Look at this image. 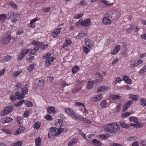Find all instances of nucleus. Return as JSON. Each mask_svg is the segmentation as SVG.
<instances>
[{
    "mask_svg": "<svg viewBox=\"0 0 146 146\" xmlns=\"http://www.w3.org/2000/svg\"><path fill=\"white\" fill-rule=\"evenodd\" d=\"M104 130L107 132L115 133L118 131L120 129V127L116 122L109 123L104 127Z\"/></svg>",
    "mask_w": 146,
    "mask_h": 146,
    "instance_id": "nucleus-1",
    "label": "nucleus"
},
{
    "mask_svg": "<svg viewBox=\"0 0 146 146\" xmlns=\"http://www.w3.org/2000/svg\"><path fill=\"white\" fill-rule=\"evenodd\" d=\"M29 87V86L27 85L23 88L21 89L22 93H21L19 92H16L15 95L17 96L18 99L20 100L21 99L23 98L24 96L28 94Z\"/></svg>",
    "mask_w": 146,
    "mask_h": 146,
    "instance_id": "nucleus-2",
    "label": "nucleus"
},
{
    "mask_svg": "<svg viewBox=\"0 0 146 146\" xmlns=\"http://www.w3.org/2000/svg\"><path fill=\"white\" fill-rule=\"evenodd\" d=\"M32 44H35L37 46L35 48L33 49H29L26 48L29 51L28 52V53L29 55H32L35 54L38 50L39 48H40V46L41 45L40 42L38 41L34 40L32 42Z\"/></svg>",
    "mask_w": 146,
    "mask_h": 146,
    "instance_id": "nucleus-3",
    "label": "nucleus"
},
{
    "mask_svg": "<svg viewBox=\"0 0 146 146\" xmlns=\"http://www.w3.org/2000/svg\"><path fill=\"white\" fill-rule=\"evenodd\" d=\"M51 54L50 53H47L45 54L44 56L43 57V58H46L45 61V65L46 66H49L51 65L53 61L54 60V57H50Z\"/></svg>",
    "mask_w": 146,
    "mask_h": 146,
    "instance_id": "nucleus-4",
    "label": "nucleus"
},
{
    "mask_svg": "<svg viewBox=\"0 0 146 146\" xmlns=\"http://www.w3.org/2000/svg\"><path fill=\"white\" fill-rule=\"evenodd\" d=\"M65 111L66 113L70 116L75 119H78V117L76 115L75 112L72 109L68 108H65Z\"/></svg>",
    "mask_w": 146,
    "mask_h": 146,
    "instance_id": "nucleus-5",
    "label": "nucleus"
},
{
    "mask_svg": "<svg viewBox=\"0 0 146 146\" xmlns=\"http://www.w3.org/2000/svg\"><path fill=\"white\" fill-rule=\"evenodd\" d=\"M11 40V38L10 36H3L1 40V43L3 45H7L9 43Z\"/></svg>",
    "mask_w": 146,
    "mask_h": 146,
    "instance_id": "nucleus-6",
    "label": "nucleus"
},
{
    "mask_svg": "<svg viewBox=\"0 0 146 146\" xmlns=\"http://www.w3.org/2000/svg\"><path fill=\"white\" fill-rule=\"evenodd\" d=\"M110 15L108 14H106L102 20V23L105 25L111 24V21L109 19Z\"/></svg>",
    "mask_w": 146,
    "mask_h": 146,
    "instance_id": "nucleus-7",
    "label": "nucleus"
},
{
    "mask_svg": "<svg viewBox=\"0 0 146 146\" xmlns=\"http://www.w3.org/2000/svg\"><path fill=\"white\" fill-rule=\"evenodd\" d=\"M28 51L27 49H24L18 55L17 58V60H21L25 56V55L27 54Z\"/></svg>",
    "mask_w": 146,
    "mask_h": 146,
    "instance_id": "nucleus-8",
    "label": "nucleus"
},
{
    "mask_svg": "<svg viewBox=\"0 0 146 146\" xmlns=\"http://www.w3.org/2000/svg\"><path fill=\"white\" fill-rule=\"evenodd\" d=\"M12 106H8L5 108L1 112L2 115L4 116L9 113L12 110Z\"/></svg>",
    "mask_w": 146,
    "mask_h": 146,
    "instance_id": "nucleus-9",
    "label": "nucleus"
},
{
    "mask_svg": "<svg viewBox=\"0 0 146 146\" xmlns=\"http://www.w3.org/2000/svg\"><path fill=\"white\" fill-rule=\"evenodd\" d=\"M111 13V17L113 19H118L121 16L120 13L117 11L113 10L112 11Z\"/></svg>",
    "mask_w": 146,
    "mask_h": 146,
    "instance_id": "nucleus-10",
    "label": "nucleus"
},
{
    "mask_svg": "<svg viewBox=\"0 0 146 146\" xmlns=\"http://www.w3.org/2000/svg\"><path fill=\"white\" fill-rule=\"evenodd\" d=\"M102 98V94H98L92 97L90 99V101L92 102H97L100 100Z\"/></svg>",
    "mask_w": 146,
    "mask_h": 146,
    "instance_id": "nucleus-11",
    "label": "nucleus"
},
{
    "mask_svg": "<svg viewBox=\"0 0 146 146\" xmlns=\"http://www.w3.org/2000/svg\"><path fill=\"white\" fill-rule=\"evenodd\" d=\"M91 20L90 19H86L82 21V26L86 27L90 25Z\"/></svg>",
    "mask_w": 146,
    "mask_h": 146,
    "instance_id": "nucleus-12",
    "label": "nucleus"
},
{
    "mask_svg": "<svg viewBox=\"0 0 146 146\" xmlns=\"http://www.w3.org/2000/svg\"><path fill=\"white\" fill-rule=\"evenodd\" d=\"M8 17L11 19L12 22H15L17 21V15L14 12H10L8 14Z\"/></svg>",
    "mask_w": 146,
    "mask_h": 146,
    "instance_id": "nucleus-13",
    "label": "nucleus"
},
{
    "mask_svg": "<svg viewBox=\"0 0 146 146\" xmlns=\"http://www.w3.org/2000/svg\"><path fill=\"white\" fill-rule=\"evenodd\" d=\"M110 89V87L108 86H100L97 88V92L99 93L102 91L106 92Z\"/></svg>",
    "mask_w": 146,
    "mask_h": 146,
    "instance_id": "nucleus-14",
    "label": "nucleus"
},
{
    "mask_svg": "<svg viewBox=\"0 0 146 146\" xmlns=\"http://www.w3.org/2000/svg\"><path fill=\"white\" fill-rule=\"evenodd\" d=\"M133 102L132 100H130L127 102L123 106V112L125 111L127 109L133 104Z\"/></svg>",
    "mask_w": 146,
    "mask_h": 146,
    "instance_id": "nucleus-15",
    "label": "nucleus"
},
{
    "mask_svg": "<svg viewBox=\"0 0 146 146\" xmlns=\"http://www.w3.org/2000/svg\"><path fill=\"white\" fill-rule=\"evenodd\" d=\"M62 29L61 28H58L52 33L51 34L52 37L54 38L56 37L57 36V35L60 33Z\"/></svg>",
    "mask_w": 146,
    "mask_h": 146,
    "instance_id": "nucleus-16",
    "label": "nucleus"
},
{
    "mask_svg": "<svg viewBox=\"0 0 146 146\" xmlns=\"http://www.w3.org/2000/svg\"><path fill=\"white\" fill-rule=\"evenodd\" d=\"M25 129V128L24 127H20L19 128L17 129L14 133V135H18L21 133L23 132Z\"/></svg>",
    "mask_w": 146,
    "mask_h": 146,
    "instance_id": "nucleus-17",
    "label": "nucleus"
},
{
    "mask_svg": "<svg viewBox=\"0 0 146 146\" xmlns=\"http://www.w3.org/2000/svg\"><path fill=\"white\" fill-rule=\"evenodd\" d=\"M143 62V60L141 59H138L135 60L134 62L131 64V65L133 66V67H135L139 65L142 63Z\"/></svg>",
    "mask_w": 146,
    "mask_h": 146,
    "instance_id": "nucleus-18",
    "label": "nucleus"
},
{
    "mask_svg": "<svg viewBox=\"0 0 146 146\" xmlns=\"http://www.w3.org/2000/svg\"><path fill=\"white\" fill-rule=\"evenodd\" d=\"M94 84V81L92 80H89L87 83V85L86 87V89L87 90H89L92 88Z\"/></svg>",
    "mask_w": 146,
    "mask_h": 146,
    "instance_id": "nucleus-19",
    "label": "nucleus"
},
{
    "mask_svg": "<svg viewBox=\"0 0 146 146\" xmlns=\"http://www.w3.org/2000/svg\"><path fill=\"white\" fill-rule=\"evenodd\" d=\"M12 120L13 119L11 118L6 117L2 119V122L3 124H4L6 123L11 122Z\"/></svg>",
    "mask_w": 146,
    "mask_h": 146,
    "instance_id": "nucleus-20",
    "label": "nucleus"
},
{
    "mask_svg": "<svg viewBox=\"0 0 146 146\" xmlns=\"http://www.w3.org/2000/svg\"><path fill=\"white\" fill-rule=\"evenodd\" d=\"M85 45L88 46L89 48H90L92 46V42L91 40L88 38H86L85 40Z\"/></svg>",
    "mask_w": 146,
    "mask_h": 146,
    "instance_id": "nucleus-21",
    "label": "nucleus"
},
{
    "mask_svg": "<svg viewBox=\"0 0 146 146\" xmlns=\"http://www.w3.org/2000/svg\"><path fill=\"white\" fill-rule=\"evenodd\" d=\"M72 41L69 39H66L65 40V42L62 45V48H64L69 45L71 44Z\"/></svg>",
    "mask_w": 146,
    "mask_h": 146,
    "instance_id": "nucleus-22",
    "label": "nucleus"
},
{
    "mask_svg": "<svg viewBox=\"0 0 146 146\" xmlns=\"http://www.w3.org/2000/svg\"><path fill=\"white\" fill-rule=\"evenodd\" d=\"M120 48V46L119 45H117L113 49L111 54L112 55H115L119 51Z\"/></svg>",
    "mask_w": 146,
    "mask_h": 146,
    "instance_id": "nucleus-23",
    "label": "nucleus"
},
{
    "mask_svg": "<svg viewBox=\"0 0 146 146\" xmlns=\"http://www.w3.org/2000/svg\"><path fill=\"white\" fill-rule=\"evenodd\" d=\"M44 82L43 80H39L38 82V84L36 86V85H35L34 86L33 88H34L37 89L39 88L42 87L44 85Z\"/></svg>",
    "mask_w": 146,
    "mask_h": 146,
    "instance_id": "nucleus-24",
    "label": "nucleus"
},
{
    "mask_svg": "<svg viewBox=\"0 0 146 146\" xmlns=\"http://www.w3.org/2000/svg\"><path fill=\"white\" fill-rule=\"evenodd\" d=\"M92 144L95 146H101L102 143L98 140L94 139L92 141Z\"/></svg>",
    "mask_w": 146,
    "mask_h": 146,
    "instance_id": "nucleus-25",
    "label": "nucleus"
},
{
    "mask_svg": "<svg viewBox=\"0 0 146 146\" xmlns=\"http://www.w3.org/2000/svg\"><path fill=\"white\" fill-rule=\"evenodd\" d=\"M47 113L49 114L54 113L55 112V108L53 107H48L47 109Z\"/></svg>",
    "mask_w": 146,
    "mask_h": 146,
    "instance_id": "nucleus-26",
    "label": "nucleus"
},
{
    "mask_svg": "<svg viewBox=\"0 0 146 146\" xmlns=\"http://www.w3.org/2000/svg\"><path fill=\"white\" fill-rule=\"evenodd\" d=\"M86 33L82 31L78 34L76 36V38L77 39H79L84 38L86 36Z\"/></svg>",
    "mask_w": 146,
    "mask_h": 146,
    "instance_id": "nucleus-27",
    "label": "nucleus"
},
{
    "mask_svg": "<svg viewBox=\"0 0 146 146\" xmlns=\"http://www.w3.org/2000/svg\"><path fill=\"white\" fill-rule=\"evenodd\" d=\"M56 126L58 127H62L63 124V121L61 119H58V121L56 122L55 123Z\"/></svg>",
    "mask_w": 146,
    "mask_h": 146,
    "instance_id": "nucleus-28",
    "label": "nucleus"
},
{
    "mask_svg": "<svg viewBox=\"0 0 146 146\" xmlns=\"http://www.w3.org/2000/svg\"><path fill=\"white\" fill-rule=\"evenodd\" d=\"M42 141V139L39 137L36 138L35 140V142L36 144V146H40Z\"/></svg>",
    "mask_w": 146,
    "mask_h": 146,
    "instance_id": "nucleus-29",
    "label": "nucleus"
},
{
    "mask_svg": "<svg viewBox=\"0 0 146 146\" xmlns=\"http://www.w3.org/2000/svg\"><path fill=\"white\" fill-rule=\"evenodd\" d=\"M41 123L39 122H36L34 124L33 127L34 129L38 130L41 126Z\"/></svg>",
    "mask_w": 146,
    "mask_h": 146,
    "instance_id": "nucleus-30",
    "label": "nucleus"
},
{
    "mask_svg": "<svg viewBox=\"0 0 146 146\" xmlns=\"http://www.w3.org/2000/svg\"><path fill=\"white\" fill-rule=\"evenodd\" d=\"M64 129L63 128H58L56 132L54 134V136H58L63 131Z\"/></svg>",
    "mask_w": 146,
    "mask_h": 146,
    "instance_id": "nucleus-31",
    "label": "nucleus"
},
{
    "mask_svg": "<svg viewBox=\"0 0 146 146\" xmlns=\"http://www.w3.org/2000/svg\"><path fill=\"white\" fill-rule=\"evenodd\" d=\"M119 124L121 127L128 128L129 127V125L123 121H121L119 123Z\"/></svg>",
    "mask_w": 146,
    "mask_h": 146,
    "instance_id": "nucleus-32",
    "label": "nucleus"
},
{
    "mask_svg": "<svg viewBox=\"0 0 146 146\" xmlns=\"http://www.w3.org/2000/svg\"><path fill=\"white\" fill-rule=\"evenodd\" d=\"M107 105V103L106 102V100H102L100 102L101 107L102 108H106Z\"/></svg>",
    "mask_w": 146,
    "mask_h": 146,
    "instance_id": "nucleus-33",
    "label": "nucleus"
},
{
    "mask_svg": "<svg viewBox=\"0 0 146 146\" xmlns=\"http://www.w3.org/2000/svg\"><path fill=\"white\" fill-rule=\"evenodd\" d=\"M146 72V64L138 72V74H142Z\"/></svg>",
    "mask_w": 146,
    "mask_h": 146,
    "instance_id": "nucleus-34",
    "label": "nucleus"
},
{
    "mask_svg": "<svg viewBox=\"0 0 146 146\" xmlns=\"http://www.w3.org/2000/svg\"><path fill=\"white\" fill-rule=\"evenodd\" d=\"M11 56L9 55H7L5 56L4 59L1 60V62L2 63H4L6 62H7L10 60L11 59Z\"/></svg>",
    "mask_w": 146,
    "mask_h": 146,
    "instance_id": "nucleus-35",
    "label": "nucleus"
},
{
    "mask_svg": "<svg viewBox=\"0 0 146 146\" xmlns=\"http://www.w3.org/2000/svg\"><path fill=\"white\" fill-rule=\"evenodd\" d=\"M110 136V135L108 134H105L103 135H99V137L100 139H105L108 138L109 136Z\"/></svg>",
    "mask_w": 146,
    "mask_h": 146,
    "instance_id": "nucleus-36",
    "label": "nucleus"
},
{
    "mask_svg": "<svg viewBox=\"0 0 146 146\" xmlns=\"http://www.w3.org/2000/svg\"><path fill=\"white\" fill-rule=\"evenodd\" d=\"M80 69L79 67L78 66H76L72 68V72L73 74H75Z\"/></svg>",
    "mask_w": 146,
    "mask_h": 146,
    "instance_id": "nucleus-37",
    "label": "nucleus"
},
{
    "mask_svg": "<svg viewBox=\"0 0 146 146\" xmlns=\"http://www.w3.org/2000/svg\"><path fill=\"white\" fill-rule=\"evenodd\" d=\"M129 120L133 122L136 124H137L138 123V119L135 117H130Z\"/></svg>",
    "mask_w": 146,
    "mask_h": 146,
    "instance_id": "nucleus-38",
    "label": "nucleus"
},
{
    "mask_svg": "<svg viewBox=\"0 0 146 146\" xmlns=\"http://www.w3.org/2000/svg\"><path fill=\"white\" fill-rule=\"evenodd\" d=\"M78 141L77 139H72L70 142H68V145L69 146H72L74 145L75 143H76Z\"/></svg>",
    "mask_w": 146,
    "mask_h": 146,
    "instance_id": "nucleus-39",
    "label": "nucleus"
},
{
    "mask_svg": "<svg viewBox=\"0 0 146 146\" xmlns=\"http://www.w3.org/2000/svg\"><path fill=\"white\" fill-rule=\"evenodd\" d=\"M129 98L133 101L136 102L138 100L139 96L137 95H133L132 94L130 95Z\"/></svg>",
    "mask_w": 146,
    "mask_h": 146,
    "instance_id": "nucleus-40",
    "label": "nucleus"
},
{
    "mask_svg": "<svg viewBox=\"0 0 146 146\" xmlns=\"http://www.w3.org/2000/svg\"><path fill=\"white\" fill-rule=\"evenodd\" d=\"M24 102V100H21L18 102L17 103L14 104V106L17 107H18L19 106H21L23 105Z\"/></svg>",
    "mask_w": 146,
    "mask_h": 146,
    "instance_id": "nucleus-41",
    "label": "nucleus"
},
{
    "mask_svg": "<svg viewBox=\"0 0 146 146\" xmlns=\"http://www.w3.org/2000/svg\"><path fill=\"white\" fill-rule=\"evenodd\" d=\"M21 73L22 71H15L13 73V77L15 78L20 74Z\"/></svg>",
    "mask_w": 146,
    "mask_h": 146,
    "instance_id": "nucleus-42",
    "label": "nucleus"
},
{
    "mask_svg": "<svg viewBox=\"0 0 146 146\" xmlns=\"http://www.w3.org/2000/svg\"><path fill=\"white\" fill-rule=\"evenodd\" d=\"M127 139L128 141H133L134 140L136 141L138 139V138L135 136L129 137L127 138Z\"/></svg>",
    "mask_w": 146,
    "mask_h": 146,
    "instance_id": "nucleus-43",
    "label": "nucleus"
},
{
    "mask_svg": "<svg viewBox=\"0 0 146 146\" xmlns=\"http://www.w3.org/2000/svg\"><path fill=\"white\" fill-rule=\"evenodd\" d=\"M9 98L12 101H13L15 100L16 99H18L17 96L16 95H11L9 96Z\"/></svg>",
    "mask_w": 146,
    "mask_h": 146,
    "instance_id": "nucleus-44",
    "label": "nucleus"
},
{
    "mask_svg": "<svg viewBox=\"0 0 146 146\" xmlns=\"http://www.w3.org/2000/svg\"><path fill=\"white\" fill-rule=\"evenodd\" d=\"M84 14L82 13H78L74 16V18L75 19H78L82 17Z\"/></svg>",
    "mask_w": 146,
    "mask_h": 146,
    "instance_id": "nucleus-45",
    "label": "nucleus"
},
{
    "mask_svg": "<svg viewBox=\"0 0 146 146\" xmlns=\"http://www.w3.org/2000/svg\"><path fill=\"white\" fill-rule=\"evenodd\" d=\"M131 113H130L127 112L122 113V118H125L129 117Z\"/></svg>",
    "mask_w": 146,
    "mask_h": 146,
    "instance_id": "nucleus-46",
    "label": "nucleus"
},
{
    "mask_svg": "<svg viewBox=\"0 0 146 146\" xmlns=\"http://www.w3.org/2000/svg\"><path fill=\"white\" fill-rule=\"evenodd\" d=\"M121 106V103H119L115 109V111L116 112H117L120 111Z\"/></svg>",
    "mask_w": 146,
    "mask_h": 146,
    "instance_id": "nucleus-47",
    "label": "nucleus"
},
{
    "mask_svg": "<svg viewBox=\"0 0 146 146\" xmlns=\"http://www.w3.org/2000/svg\"><path fill=\"white\" fill-rule=\"evenodd\" d=\"M140 102H141V106L144 105L146 106V100L145 99L143 98L141 99Z\"/></svg>",
    "mask_w": 146,
    "mask_h": 146,
    "instance_id": "nucleus-48",
    "label": "nucleus"
},
{
    "mask_svg": "<svg viewBox=\"0 0 146 146\" xmlns=\"http://www.w3.org/2000/svg\"><path fill=\"white\" fill-rule=\"evenodd\" d=\"M35 67V64H31L28 67V70L29 72H31L33 71Z\"/></svg>",
    "mask_w": 146,
    "mask_h": 146,
    "instance_id": "nucleus-49",
    "label": "nucleus"
},
{
    "mask_svg": "<svg viewBox=\"0 0 146 146\" xmlns=\"http://www.w3.org/2000/svg\"><path fill=\"white\" fill-rule=\"evenodd\" d=\"M23 86V84L22 82H19L17 83L16 84V87L17 89L20 88Z\"/></svg>",
    "mask_w": 146,
    "mask_h": 146,
    "instance_id": "nucleus-50",
    "label": "nucleus"
},
{
    "mask_svg": "<svg viewBox=\"0 0 146 146\" xmlns=\"http://www.w3.org/2000/svg\"><path fill=\"white\" fill-rule=\"evenodd\" d=\"M9 4L12 8H14L15 9H17V5L16 4H15L13 2H10Z\"/></svg>",
    "mask_w": 146,
    "mask_h": 146,
    "instance_id": "nucleus-51",
    "label": "nucleus"
},
{
    "mask_svg": "<svg viewBox=\"0 0 146 146\" xmlns=\"http://www.w3.org/2000/svg\"><path fill=\"white\" fill-rule=\"evenodd\" d=\"M54 133L50 131L48 133V136L49 138H54L55 137L54 136Z\"/></svg>",
    "mask_w": 146,
    "mask_h": 146,
    "instance_id": "nucleus-52",
    "label": "nucleus"
},
{
    "mask_svg": "<svg viewBox=\"0 0 146 146\" xmlns=\"http://www.w3.org/2000/svg\"><path fill=\"white\" fill-rule=\"evenodd\" d=\"M122 81V79L119 77H117L115 80L114 83L115 84H116L117 83H120Z\"/></svg>",
    "mask_w": 146,
    "mask_h": 146,
    "instance_id": "nucleus-53",
    "label": "nucleus"
},
{
    "mask_svg": "<svg viewBox=\"0 0 146 146\" xmlns=\"http://www.w3.org/2000/svg\"><path fill=\"white\" fill-rule=\"evenodd\" d=\"M34 59V56H30L27 59V61L28 62H31Z\"/></svg>",
    "mask_w": 146,
    "mask_h": 146,
    "instance_id": "nucleus-54",
    "label": "nucleus"
},
{
    "mask_svg": "<svg viewBox=\"0 0 146 146\" xmlns=\"http://www.w3.org/2000/svg\"><path fill=\"white\" fill-rule=\"evenodd\" d=\"M1 130L3 132L7 133V134H10L11 133L10 130L8 129L3 128Z\"/></svg>",
    "mask_w": 146,
    "mask_h": 146,
    "instance_id": "nucleus-55",
    "label": "nucleus"
},
{
    "mask_svg": "<svg viewBox=\"0 0 146 146\" xmlns=\"http://www.w3.org/2000/svg\"><path fill=\"white\" fill-rule=\"evenodd\" d=\"M25 104L28 107H31L32 106V103L29 101H27L25 102Z\"/></svg>",
    "mask_w": 146,
    "mask_h": 146,
    "instance_id": "nucleus-56",
    "label": "nucleus"
},
{
    "mask_svg": "<svg viewBox=\"0 0 146 146\" xmlns=\"http://www.w3.org/2000/svg\"><path fill=\"white\" fill-rule=\"evenodd\" d=\"M75 105L78 106H82L84 107V108H85V106L84 103H81L80 102H76L75 103Z\"/></svg>",
    "mask_w": 146,
    "mask_h": 146,
    "instance_id": "nucleus-57",
    "label": "nucleus"
},
{
    "mask_svg": "<svg viewBox=\"0 0 146 146\" xmlns=\"http://www.w3.org/2000/svg\"><path fill=\"white\" fill-rule=\"evenodd\" d=\"M121 97L117 95H114L112 97V99L113 100H115L116 99H120Z\"/></svg>",
    "mask_w": 146,
    "mask_h": 146,
    "instance_id": "nucleus-58",
    "label": "nucleus"
},
{
    "mask_svg": "<svg viewBox=\"0 0 146 146\" xmlns=\"http://www.w3.org/2000/svg\"><path fill=\"white\" fill-rule=\"evenodd\" d=\"M45 118L48 121L52 120V116L48 114H46Z\"/></svg>",
    "mask_w": 146,
    "mask_h": 146,
    "instance_id": "nucleus-59",
    "label": "nucleus"
},
{
    "mask_svg": "<svg viewBox=\"0 0 146 146\" xmlns=\"http://www.w3.org/2000/svg\"><path fill=\"white\" fill-rule=\"evenodd\" d=\"M17 122L18 123H22L23 120V118L20 117H17Z\"/></svg>",
    "mask_w": 146,
    "mask_h": 146,
    "instance_id": "nucleus-60",
    "label": "nucleus"
},
{
    "mask_svg": "<svg viewBox=\"0 0 146 146\" xmlns=\"http://www.w3.org/2000/svg\"><path fill=\"white\" fill-rule=\"evenodd\" d=\"M83 121L84 123H87L89 124H90L92 123V122L90 121L87 118H86L84 117Z\"/></svg>",
    "mask_w": 146,
    "mask_h": 146,
    "instance_id": "nucleus-61",
    "label": "nucleus"
},
{
    "mask_svg": "<svg viewBox=\"0 0 146 146\" xmlns=\"http://www.w3.org/2000/svg\"><path fill=\"white\" fill-rule=\"evenodd\" d=\"M6 16L5 14L0 15V20H3L6 18Z\"/></svg>",
    "mask_w": 146,
    "mask_h": 146,
    "instance_id": "nucleus-62",
    "label": "nucleus"
},
{
    "mask_svg": "<svg viewBox=\"0 0 146 146\" xmlns=\"http://www.w3.org/2000/svg\"><path fill=\"white\" fill-rule=\"evenodd\" d=\"M23 142L21 141H19L15 143L13 145V146H21L23 144Z\"/></svg>",
    "mask_w": 146,
    "mask_h": 146,
    "instance_id": "nucleus-63",
    "label": "nucleus"
},
{
    "mask_svg": "<svg viewBox=\"0 0 146 146\" xmlns=\"http://www.w3.org/2000/svg\"><path fill=\"white\" fill-rule=\"evenodd\" d=\"M24 33V31L22 29H19L16 33L17 35H20Z\"/></svg>",
    "mask_w": 146,
    "mask_h": 146,
    "instance_id": "nucleus-64",
    "label": "nucleus"
}]
</instances>
